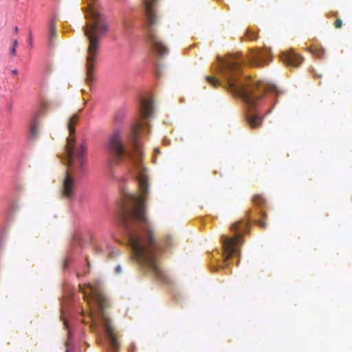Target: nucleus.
<instances>
[{
  "mask_svg": "<svg viewBox=\"0 0 352 352\" xmlns=\"http://www.w3.org/2000/svg\"><path fill=\"white\" fill-rule=\"evenodd\" d=\"M148 126V122L142 120L136 121L132 126L130 135L132 150L126 148L119 130L113 131L108 137L106 146L111 155L109 162L111 171L122 162H129L135 166L138 172V186L142 195L127 193L121 214L133 256L142 267L150 270L154 276H167L160 267L157 259V253L162 250V246L155 238L144 210L148 182L146 169L142 164L140 135L145 132Z\"/></svg>",
  "mask_w": 352,
  "mask_h": 352,
  "instance_id": "nucleus-1",
  "label": "nucleus"
},
{
  "mask_svg": "<svg viewBox=\"0 0 352 352\" xmlns=\"http://www.w3.org/2000/svg\"><path fill=\"white\" fill-rule=\"evenodd\" d=\"M271 60V52L267 48L250 50L246 60L243 59L240 53L217 58L218 72L223 80V86L233 95L241 97L248 106L249 110L245 120L252 129H258L263 123V116L254 111L257 101L263 97L265 91L277 92V89L265 80H240L242 65L248 63L251 66L260 67Z\"/></svg>",
  "mask_w": 352,
  "mask_h": 352,
  "instance_id": "nucleus-2",
  "label": "nucleus"
},
{
  "mask_svg": "<svg viewBox=\"0 0 352 352\" xmlns=\"http://www.w3.org/2000/svg\"><path fill=\"white\" fill-rule=\"evenodd\" d=\"M79 120L78 114H73L67 122L69 135L67 138L65 147V160L68 169L63 179L61 193L66 198H72L75 194V182L74 176L83 175L86 171V158L85 157L87 146L86 138H82L76 146L75 140V126Z\"/></svg>",
  "mask_w": 352,
  "mask_h": 352,
  "instance_id": "nucleus-3",
  "label": "nucleus"
},
{
  "mask_svg": "<svg viewBox=\"0 0 352 352\" xmlns=\"http://www.w3.org/2000/svg\"><path fill=\"white\" fill-rule=\"evenodd\" d=\"M79 288L83 294V298L87 302L89 308V316L92 320L91 328L94 331L95 320L96 314H98L102 322L111 352H118L120 347V336L118 332L111 324L106 312L110 305L108 298L98 283H89L85 287L80 285Z\"/></svg>",
  "mask_w": 352,
  "mask_h": 352,
  "instance_id": "nucleus-4",
  "label": "nucleus"
},
{
  "mask_svg": "<svg viewBox=\"0 0 352 352\" xmlns=\"http://www.w3.org/2000/svg\"><path fill=\"white\" fill-rule=\"evenodd\" d=\"M100 4L98 0H89L86 10V17L89 19L84 27V34L89 41L86 56V81L91 83L94 80V70L96 65V57L100 47L98 38L108 30L105 16L100 13Z\"/></svg>",
  "mask_w": 352,
  "mask_h": 352,
  "instance_id": "nucleus-5",
  "label": "nucleus"
},
{
  "mask_svg": "<svg viewBox=\"0 0 352 352\" xmlns=\"http://www.w3.org/2000/svg\"><path fill=\"white\" fill-rule=\"evenodd\" d=\"M157 0H144V9L145 14V32L148 41L154 50L161 56L168 52V49L156 34L155 25L157 23V16L154 10V5Z\"/></svg>",
  "mask_w": 352,
  "mask_h": 352,
  "instance_id": "nucleus-6",
  "label": "nucleus"
},
{
  "mask_svg": "<svg viewBox=\"0 0 352 352\" xmlns=\"http://www.w3.org/2000/svg\"><path fill=\"white\" fill-rule=\"evenodd\" d=\"M230 230L235 234L232 237L223 235L221 239L223 244L225 262H227L232 256H239V247L243 243L241 241L242 234L249 231L250 225L248 221L240 220L233 223Z\"/></svg>",
  "mask_w": 352,
  "mask_h": 352,
  "instance_id": "nucleus-7",
  "label": "nucleus"
},
{
  "mask_svg": "<svg viewBox=\"0 0 352 352\" xmlns=\"http://www.w3.org/2000/svg\"><path fill=\"white\" fill-rule=\"evenodd\" d=\"M280 59L287 65L296 67L301 64L303 58L294 51L290 50L282 52L280 54Z\"/></svg>",
  "mask_w": 352,
  "mask_h": 352,
  "instance_id": "nucleus-8",
  "label": "nucleus"
},
{
  "mask_svg": "<svg viewBox=\"0 0 352 352\" xmlns=\"http://www.w3.org/2000/svg\"><path fill=\"white\" fill-rule=\"evenodd\" d=\"M153 113V102L150 100H143L141 104V117L149 118Z\"/></svg>",
  "mask_w": 352,
  "mask_h": 352,
  "instance_id": "nucleus-9",
  "label": "nucleus"
},
{
  "mask_svg": "<svg viewBox=\"0 0 352 352\" xmlns=\"http://www.w3.org/2000/svg\"><path fill=\"white\" fill-rule=\"evenodd\" d=\"M57 36V31L56 28V23L54 21H51L49 25V38L50 43L52 44V39L56 38Z\"/></svg>",
  "mask_w": 352,
  "mask_h": 352,
  "instance_id": "nucleus-10",
  "label": "nucleus"
},
{
  "mask_svg": "<svg viewBox=\"0 0 352 352\" xmlns=\"http://www.w3.org/2000/svg\"><path fill=\"white\" fill-rule=\"evenodd\" d=\"M309 52L314 56L320 58L324 55V50L322 48L313 46L309 49Z\"/></svg>",
  "mask_w": 352,
  "mask_h": 352,
  "instance_id": "nucleus-11",
  "label": "nucleus"
},
{
  "mask_svg": "<svg viewBox=\"0 0 352 352\" xmlns=\"http://www.w3.org/2000/svg\"><path fill=\"white\" fill-rule=\"evenodd\" d=\"M206 80L214 87H217L219 86L220 85H221V82H220V80L219 79H217L215 77L210 76H206Z\"/></svg>",
  "mask_w": 352,
  "mask_h": 352,
  "instance_id": "nucleus-12",
  "label": "nucleus"
},
{
  "mask_svg": "<svg viewBox=\"0 0 352 352\" xmlns=\"http://www.w3.org/2000/svg\"><path fill=\"white\" fill-rule=\"evenodd\" d=\"M252 201L254 204L258 206H262L265 204V199L259 195H255L253 197Z\"/></svg>",
  "mask_w": 352,
  "mask_h": 352,
  "instance_id": "nucleus-13",
  "label": "nucleus"
},
{
  "mask_svg": "<svg viewBox=\"0 0 352 352\" xmlns=\"http://www.w3.org/2000/svg\"><path fill=\"white\" fill-rule=\"evenodd\" d=\"M30 134L33 138H36L38 134V124L36 121H34L31 125Z\"/></svg>",
  "mask_w": 352,
  "mask_h": 352,
  "instance_id": "nucleus-14",
  "label": "nucleus"
},
{
  "mask_svg": "<svg viewBox=\"0 0 352 352\" xmlns=\"http://www.w3.org/2000/svg\"><path fill=\"white\" fill-rule=\"evenodd\" d=\"M124 113L122 111H119L116 112L114 116V121L118 123L121 122L124 120Z\"/></svg>",
  "mask_w": 352,
  "mask_h": 352,
  "instance_id": "nucleus-15",
  "label": "nucleus"
},
{
  "mask_svg": "<svg viewBox=\"0 0 352 352\" xmlns=\"http://www.w3.org/2000/svg\"><path fill=\"white\" fill-rule=\"evenodd\" d=\"M245 36L246 38L249 40H255L257 38L256 34L250 30H247Z\"/></svg>",
  "mask_w": 352,
  "mask_h": 352,
  "instance_id": "nucleus-16",
  "label": "nucleus"
},
{
  "mask_svg": "<svg viewBox=\"0 0 352 352\" xmlns=\"http://www.w3.org/2000/svg\"><path fill=\"white\" fill-rule=\"evenodd\" d=\"M265 213H263L262 219L257 221V224L263 229H265L267 227V224L265 221Z\"/></svg>",
  "mask_w": 352,
  "mask_h": 352,
  "instance_id": "nucleus-17",
  "label": "nucleus"
},
{
  "mask_svg": "<svg viewBox=\"0 0 352 352\" xmlns=\"http://www.w3.org/2000/svg\"><path fill=\"white\" fill-rule=\"evenodd\" d=\"M334 26L336 28H340L342 26V21L341 19H338L334 22Z\"/></svg>",
  "mask_w": 352,
  "mask_h": 352,
  "instance_id": "nucleus-18",
  "label": "nucleus"
},
{
  "mask_svg": "<svg viewBox=\"0 0 352 352\" xmlns=\"http://www.w3.org/2000/svg\"><path fill=\"white\" fill-rule=\"evenodd\" d=\"M115 271L117 274H120L122 272V267L120 265L116 266Z\"/></svg>",
  "mask_w": 352,
  "mask_h": 352,
  "instance_id": "nucleus-19",
  "label": "nucleus"
},
{
  "mask_svg": "<svg viewBox=\"0 0 352 352\" xmlns=\"http://www.w3.org/2000/svg\"><path fill=\"white\" fill-rule=\"evenodd\" d=\"M10 53H11L12 56H14L16 55V48L12 47V48L11 49V51H10Z\"/></svg>",
  "mask_w": 352,
  "mask_h": 352,
  "instance_id": "nucleus-20",
  "label": "nucleus"
},
{
  "mask_svg": "<svg viewBox=\"0 0 352 352\" xmlns=\"http://www.w3.org/2000/svg\"><path fill=\"white\" fill-rule=\"evenodd\" d=\"M11 73L13 74V75H16L18 74V70L16 69H12L11 71Z\"/></svg>",
  "mask_w": 352,
  "mask_h": 352,
  "instance_id": "nucleus-21",
  "label": "nucleus"
},
{
  "mask_svg": "<svg viewBox=\"0 0 352 352\" xmlns=\"http://www.w3.org/2000/svg\"><path fill=\"white\" fill-rule=\"evenodd\" d=\"M17 46V41L16 40H14V42H13V47L14 48H16Z\"/></svg>",
  "mask_w": 352,
  "mask_h": 352,
  "instance_id": "nucleus-22",
  "label": "nucleus"
},
{
  "mask_svg": "<svg viewBox=\"0 0 352 352\" xmlns=\"http://www.w3.org/2000/svg\"><path fill=\"white\" fill-rule=\"evenodd\" d=\"M156 75H157V76L158 78H160V76H161V73H160V71H157V72H156Z\"/></svg>",
  "mask_w": 352,
  "mask_h": 352,
  "instance_id": "nucleus-23",
  "label": "nucleus"
},
{
  "mask_svg": "<svg viewBox=\"0 0 352 352\" xmlns=\"http://www.w3.org/2000/svg\"><path fill=\"white\" fill-rule=\"evenodd\" d=\"M64 324H65V326L67 328V322H65Z\"/></svg>",
  "mask_w": 352,
  "mask_h": 352,
  "instance_id": "nucleus-24",
  "label": "nucleus"
},
{
  "mask_svg": "<svg viewBox=\"0 0 352 352\" xmlns=\"http://www.w3.org/2000/svg\"><path fill=\"white\" fill-rule=\"evenodd\" d=\"M15 32H17L18 31V28L16 27L15 29H14Z\"/></svg>",
  "mask_w": 352,
  "mask_h": 352,
  "instance_id": "nucleus-25",
  "label": "nucleus"
},
{
  "mask_svg": "<svg viewBox=\"0 0 352 352\" xmlns=\"http://www.w3.org/2000/svg\"><path fill=\"white\" fill-rule=\"evenodd\" d=\"M155 151L156 152H160L158 148H155Z\"/></svg>",
  "mask_w": 352,
  "mask_h": 352,
  "instance_id": "nucleus-26",
  "label": "nucleus"
},
{
  "mask_svg": "<svg viewBox=\"0 0 352 352\" xmlns=\"http://www.w3.org/2000/svg\"><path fill=\"white\" fill-rule=\"evenodd\" d=\"M87 265L89 266V262L87 261Z\"/></svg>",
  "mask_w": 352,
  "mask_h": 352,
  "instance_id": "nucleus-27",
  "label": "nucleus"
},
{
  "mask_svg": "<svg viewBox=\"0 0 352 352\" xmlns=\"http://www.w3.org/2000/svg\"><path fill=\"white\" fill-rule=\"evenodd\" d=\"M66 352H69V350H67V351H66Z\"/></svg>",
  "mask_w": 352,
  "mask_h": 352,
  "instance_id": "nucleus-28",
  "label": "nucleus"
}]
</instances>
